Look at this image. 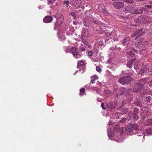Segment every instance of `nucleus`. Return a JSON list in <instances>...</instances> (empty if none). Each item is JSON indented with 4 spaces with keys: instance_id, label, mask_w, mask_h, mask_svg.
I'll list each match as a JSON object with an SVG mask.
<instances>
[{
    "instance_id": "obj_14",
    "label": "nucleus",
    "mask_w": 152,
    "mask_h": 152,
    "mask_svg": "<svg viewBox=\"0 0 152 152\" xmlns=\"http://www.w3.org/2000/svg\"><path fill=\"white\" fill-rule=\"evenodd\" d=\"M82 37L85 38L87 37L88 36V31L87 30H83L82 33Z\"/></svg>"
},
{
    "instance_id": "obj_47",
    "label": "nucleus",
    "mask_w": 152,
    "mask_h": 152,
    "mask_svg": "<svg viewBox=\"0 0 152 152\" xmlns=\"http://www.w3.org/2000/svg\"><path fill=\"white\" fill-rule=\"evenodd\" d=\"M132 113H131V114H129V116L127 118V119L128 120H130V119L131 118V116L132 115Z\"/></svg>"
},
{
    "instance_id": "obj_60",
    "label": "nucleus",
    "mask_w": 152,
    "mask_h": 152,
    "mask_svg": "<svg viewBox=\"0 0 152 152\" xmlns=\"http://www.w3.org/2000/svg\"><path fill=\"white\" fill-rule=\"evenodd\" d=\"M86 88H87V89H89L90 88V87L89 86H88L87 85L86 86Z\"/></svg>"
},
{
    "instance_id": "obj_37",
    "label": "nucleus",
    "mask_w": 152,
    "mask_h": 152,
    "mask_svg": "<svg viewBox=\"0 0 152 152\" xmlns=\"http://www.w3.org/2000/svg\"><path fill=\"white\" fill-rule=\"evenodd\" d=\"M139 111V109L137 108H135L134 111V113L138 114Z\"/></svg>"
},
{
    "instance_id": "obj_54",
    "label": "nucleus",
    "mask_w": 152,
    "mask_h": 152,
    "mask_svg": "<svg viewBox=\"0 0 152 152\" xmlns=\"http://www.w3.org/2000/svg\"><path fill=\"white\" fill-rule=\"evenodd\" d=\"M121 90H122L123 94H124V93H125V89L124 88H122L121 89Z\"/></svg>"
},
{
    "instance_id": "obj_22",
    "label": "nucleus",
    "mask_w": 152,
    "mask_h": 152,
    "mask_svg": "<svg viewBox=\"0 0 152 152\" xmlns=\"http://www.w3.org/2000/svg\"><path fill=\"white\" fill-rule=\"evenodd\" d=\"M131 9L130 11V13L132 14H136V10L133 7H131Z\"/></svg>"
},
{
    "instance_id": "obj_40",
    "label": "nucleus",
    "mask_w": 152,
    "mask_h": 152,
    "mask_svg": "<svg viewBox=\"0 0 152 152\" xmlns=\"http://www.w3.org/2000/svg\"><path fill=\"white\" fill-rule=\"evenodd\" d=\"M65 39V37L64 36H61L59 38V39L60 40H62L63 39L64 40Z\"/></svg>"
},
{
    "instance_id": "obj_41",
    "label": "nucleus",
    "mask_w": 152,
    "mask_h": 152,
    "mask_svg": "<svg viewBox=\"0 0 152 152\" xmlns=\"http://www.w3.org/2000/svg\"><path fill=\"white\" fill-rule=\"evenodd\" d=\"M93 78L95 80H97L98 79V77L96 75H94L93 77Z\"/></svg>"
},
{
    "instance_id": "obj_4",
    "label": "nucleus",
    "mask_w": 152,
    "mask_h": 152,
    "mask_svg": "<svg viewBox=\"0 0 152 152\" xmlns=\"http://www.w3.org/2000/svg\"><path fill=\"white\" fill-rule=\"evenodd\" d=\"M130 80V77L128 76L121 77L118 80L119 82L123 85L128 83Z\"/></svg>"
},
{
    "instance_id": "obj_24",
    "label": "nucleus",
    "mask_w": 152,
    "mask_h": 152,
    "mask_svg": "<svg viewBox=\"0 0 152 152\" xmlns=\"http://www.w3.org/2000/svg\"><path fill=\"white\" fill-rule=\"evenodd\" d=\"M85 93V89L84 88H82L80 89V95L83 96Z\"/></svg>"
},
{
    "instance_id": "obj_50",
    "label": "nucleus",
    "mask_w": 152,
    "mask_h": 152,
    "mask_svg": "<svg viewBox=\"0 0 152 152\" xmlns=\"http://www.w3.org/2000/svg\"><path fill=\"white\" fill-rule=\"evenodd\" d=\"M101 106L103 109H106L104 107V106L103 103L101 105Z\"/></svg>"
},
{
    "instance_id": "obj_55",
    "label": "nucleus",
    "mask_w": 152,
    "mask_h": 152,
    "mask_svg": "<svg viewBox=\"0 0 152 152\" xmlns=\"http://www.w3.org/2000/svg\"><path fill=\"white\" fill-rule=\"evenodd\" d=\"M93 22L95 23V24H98L99 23V22L98 20H94L93 21Z\"/></svg>"
},
{
    "instance_id": "obj_57",
    "label": "nucleus",
    "mask_w": 152,
    "mask_h": 152,
    "mask_svg": "<svg viewBox=\"0 0 152 152\" xmlns=\"http://www.w3.org/2000/svg\"><path fill=\"white\" fill-rule=\"evenodd\" d=\"M43 8V6H39L38 7V8L39 9H42Z\"/></svg>"
},
{
    "instance_id": "obj_48",
    "label": "nucleus",
    "mask_w": 152,
    "mask_h": 152,
    "mask_svg": "<svg viewBox=\"0 0 152 152\" xmlns=\"http://www.w3.org/2000/svg\"><path fill=\"white\" fill-rule=\"evenodd\" d=\"M98 45L99 46H102L103 45V44L101 42H98Z\"/></svg>"
},
{
    "instance_id": "obj_58",
    "label": "nucleus",
    "mask_w": 152,
    "mask_h": 152,
    "mask_svg": "<svg viewBox=\"0 0 152 152\" xmlns=\"http://www.w3.org/2000/svg\"><path fill=\"white\" fill-rule=\"evenodd\" d=\"M82 50L83 51H85L86 50V49L84 48H82Z\"/></svg>"
},
{
    "instance_id": "obj_51",
    "label": "nucleus",
    "mask_w": 152,
    "mask_h": 152,
    "mask_svg": "<svg viewBox=\"0 0 152 152\" xmlns=\"http://www.w3.org/2000/svg\"><path fill=\"white\" fill-rule=\"evenodd\" d=\"M148 73L149 75H152V70H149L148 72Z\"/></svg>"
},
{
    "instance_id": "obj_62",
    "label": "nucleus",
    "mask_w": 152,
    "mask_h": 152,
    "mask_svg": "<svg viewBox=\"0 0 152 152\" xmlns=\"http://www.w3.org/2000/svg\"><path fill=\"white\" fill-rule=\"evenodd\" d=\"M149 2L150 4H152V2L149 1Z\"/></svg>"
},
{
    "instance_id": "obj_38",
    "label": "nucleus",
    "mask_w": 152,
    "mask_h": 152,
    "mask_svg": "<svg viewBox=\"0 0 152 152\" xmlns=\"http://www.w3.org/2000/svg\"><path fill=\"white\" fill-rule=\"evenodd\" d=\"M64 4H66V6L67 7L69 6V1L67 0L64 1Z\"/></svg>"
},
{
    "instance_id": "obj_35",
    "label": "nucleus",
    "mask_w": 152,
    "mask_h": 152,
    "mask_svg": "<svg viewBox=\"0 0 152 152\" xmlns=\"http://www.w3.org/2000/svg\"><path fill=\"white\" fill-rule=\"evenodd\" d=\"M102 13H103L104 15L107 16H108L109 15V13L105 9L104 10V12H103Z\"/></svg>"
},
{
    "instance_id": "obj_27",
    "label": "nucleus",
    "mask_w": 152,
    "mask_h": 152,
    "mask_svg": "<svg viewBox=\"0 0 152 152\" xmlns=\"http://www.w3.org/2000/svg\"><path fill=\"white\" fill-rule=\"evenodd\" d=\"M120 49H121L120 48H116L115 46L111 47L110 48V50H117V49H118V50H119Z\"/></svg>"
},
{
    "instance_id": "obj_12",
    "label": "nucleus",
    "mask_w": 152,
    "mask_h": 152,
    "mask_svg": "<svg viewBox=\"0 0 152 152\" xmlns=\"http://www.w3.org/2000/svg\"><path fill=\"white\" fill-rule=\"evenodd\" d=\"M130 40L129 37H125L123 39V41L122 42V44L124 45H127L129 43V41Z\"/></svg>"
},
{
    "instance_id": "obj_63",
    "label": "nucleus",
    "mask_w": 152,
    "mask_h": 152,
    "mask_svg": "<svg viewBox=\"0 0 152 152\" xmlns=\"http://www.w3.org/2000/svg\"><path fill=\"white\" fill-rule=\"evenodd\" d=\"M132 61H134L135 60V59L134 58H133L132 59Z\"/></svg>"
},
{
    "instance_id": "obj_18",
    "label": "nucleus",
    "mask_w": 152,
    "mask_h": 152,
    "mask_svg": "<svg viewBox=\"0 0 152 152\" xmlns=\"http://www.w3.org/2000/svg\"><path fill=\"white\" fill-rule=\"evenodd\" d=\"M143 29L142 28L140 29H139L138 30H137L136 32H137V35L138 37H140L142 36L144 34V32L143 31H142Z\"/></svg>"
},
{
    "instance_id": "obj_43",
    "label": "nucleus",
    "mask_w": 152,
    "mask_h": 152,
    "mask_svg": "<svg viewBox=\"0 0 152 152\" xmlns=\"http://www.w3.org/2000/svg\"><path fill=\"white\" fill-rule=\"evenodd\" d=\"M148 84L150 87L152 86V80L148 83Z\"/></svg>"
},
{
    "instance_id": "obj_8",
    "label": "nucleus",
    "mask_w": 152,
    "mask_h": 152,
    "mask_svg": "<svg viewBox=\"0 0 152 152\" xmlns=\"http://www.w3.org/2000/svg\"><path fill=\"white\" fill-rule=\"evenodd\" d=\"M84 62L82 61L78 62L77 68L80 69L79 71H80V69H83L84 68Z\"/></svg>"
},
{
    "instance_id": "obj_61",
    "label": "nucleus",
    "mask_w": 152,
    "mask_h": 152,
    "mask_svg": "<svg viewBox=\"0 0 152 152\" xmlns=\"http://www.w3.org/2000/svg\"><path fill=\"white\" fill-rule=\"evenodd\" d=\"M77 72H78V71H76L75 72V73H74V75H75L76 74V73H77Z\"/></svg>"
},
{
    "instance_id": "obj_10",
    "label": "nucleus",
    "mask_w": 152,
    "mask_h": 152,
    "mask_svg": "<svg viewBox=\"0 0 152 152\" xmlns=\"http://www.w3.org/2000/svg\"><path fill=\"white\" fill-rule=\"evenodd\" d=\"M125 132L126 133H131L132 132L133 129L130 124L125 128Z\"/></svg>"
},
{
    "instance_id": "obj_7",
    "label": "nucleus",
    "mask_w": 152,
    "mask_h": 152,
    "mask_svg": "<svg viewBox=\"0 0 152 152\" xmlns=\"http://www.w3.org/2000/svg\"><path fill=\"white\" fill-rule=\"evenodd\" d=\"M53 18V17L52 16H47L44 18L43 19V21L46 23H49L52 21Z\"/></svg>"
},
{
    "instance_id": "obj_6",
    "label": "nucleus",
    "mask_w": 152,
    "mask_h": 152,
    "mask_svg": "<svg viewBox=\"0 0 152 152\" xmlns=\"http://www.w3.org/2000/svg\"><path fill=\"white\" fill-rule=\"evenodd\" d=\"M71 2L74 6L77 8L80 7L81 4V0H72Z\"/></svg>"
},
{
    "instance_id": "obj_25",
    "label": "nucleus",
    "mask_w": 152,
    "mask_h": 152,
    "mask_svg": "<svg viewBox=\"0 0 152 152\" xmlns=\"http://www.w3.org/2000/svg\"><path fill=\"white\" fill-rule=\"evenodd\" d=\"M133 63L132 61H129L127 64V66L129 68H131L132 67V64Z\"/></svg>"
},
{
    "instance_id": "obj_21",
    "label": "nucleus",
    "mask_w": 152,
    "mask_h": 152,
    "mask_svg": "<svg viewBox=\"0 0 152 152\" xmlns=\"http://www.w3.org/2000/svg\"><path fill=\"white\" fill-rule=\"evenodd\" d=\"M145 132L147 134L151 135L152 134V129L151 128H147L146 129Z\"/></svg>"
},
{
    "instance_id": "obj_59",
    "label": "nucleus",
    "mask_w": 152,
    "mask_h": 152,
    "mask_svg": "<svg viewBox=\"0 0 152 152\" xmlns=\"http://www.w3.org/2000/svg\"><path fill=\"white\" fill-rule=\"evenodd\" d=\"M111 34H112L111 33H110L109 34H108L107 35V36L108 37H109Z\"/></svg>"
},
{
    "instance_id": "obj_45",
    "label": "nucleus",
    "mask_w": 152,
    "mask_h": 152,
    "mask_svg": "<svg viewBox=\"0 0 152 152\" xmlns=\"http://www.w3.org/2000/svg\"><path fill=\"white\" fill-rule=\"evenodd\" d=\"M84 25L85 26H89V23H86V21H85L84 22Z\"/></svg>"
},
{
    "instance_id": "obj_28",
    "label": "nucleus",
    "mask_w": 152,
    "mask_h": 152,
    "mask_svg": "<svg viewBox=\"0 0 152 152\" xmlns=\"http://www.w3.org/2000/svg\"><path fill=\"white\" fill-rule=\"evenodd\" d=\"M128 111V110L127 108H126L124 109V110H122V113L125 114Z\"/></svg>"
},
{
    "instance_id": "obj_46",
    "label": "nucleus",
    "mask_w": 152,
    "mask_h": 152,
    "mask_svg": "<svg viewBox=\"0 0 152 152\" xmlns=\"http://www.w3.org/2000/svg\"><path fill=\"white\" fill-rule=\"evenodd\" d=\"M97 85L99 86H102V83L99 82V81L97 82Z\"/></svg>"
},
{
    "instance_id": "obj_33",
    "label": "nucleus",
    "mask_w": 152,
    "mask_h": 152,
    "mask_svg": "<svg viewBox=\"0 0 152 152\" xmlns=\"http://www.w3.org/2000/svg\"><path fill=\"white\" fill-rule=\"evenodd\" d=\"M56 0H48V4L49 5L53 3Z\"/></svg>"
},
{
    "instance_id": "obj_2",
    "label": "nucleus",
    "mask_w": 152,
    "mask_h": 152,
    "mask_svg": "<svg viewBox=\"0 0 152 152\" xmlns=\"http://www.w3.org/2000/svg\"><path fill=\"white\" fill-rule=\"evenodd\" d=\"M139 66L140 65L138 64H135L134 65V68L138 72L139 74L142 75V74L147 71L146 69H148V68L147 66L146 67H144V68L143 66L140 67Z\"/></svg>"
},
{
    "instance_id": "obj_44",
    "label": "nucleus",
    "mask_w": 152,
    "mask_h": 152,
    "mask_svg": "<svg viewBox=\"0 0 152 152\" xmlns=\"http://www.w3.org/2000/svg\"><path fill=\"white\" fill-rule=\"evenodd\" d=\"M126 121V119L125 118H123L120 121V122L121 123H123L124 122Z\"/></svg>"
},
{
    "instance_id": "obj_19",
    "label": "nucleus",
    "mask_w": 152,
    "mask_h": 152,
    "mask_svg": "<svg viewBox=\"0 0 152 152\" xmlns=\"http://www.w3.org/2000/svg\"><path fill=\"white\" fill-rule=\"evenodd\" d=\"M130 9L131 7L127 6L124 8V11L125 13H129Z\"/></svg>"
},
{
    "instance_id": "obj_53",
    "label": "nucleus",
    "mask_w": 152,
    "mask_h": 152,
    "mask_svg": "<svg viewBox=\"0 0 152 152\" xmlns=\"http://www.w3.org/2000/svg\"><path fill=\"white\" fill-rule=\"evenodd\" d=\"M95 80H94V79L93 78V79L91 81V83H94Z\"/></svg>"
},
{
    "instance_id": "obj_20",
    "label": "nucleus",
    "mask_w": 152,
    "mask_h": 152,
    "mask_svg": "<svg viewBox=\"0 0 152 152\" xmlns=\"http://www.w3.org/2000/svg\"><path fill=\"white\" fill-rule=\"evenodd\" d=\"M127 57L131 58L134 55V54L131 51L128 52L127 53Z\"/></svg>"
},
{
    "instance_id": "obj_31",
    "label": "nucleus",
    "mask_w": 152,
    "mask_h": 152,
    "mask_svg": "<svg viewBox=\"0 0 152 152\" xmlns=\"http://www.w3.org/2000/svg\"><path fill=\"white\" fill-rule=\"evenodd\" d=\"M137 114H135L134 113L133 118L135 120H137L138 118V116Z\"/></svg>"
},
{
    "instance_id": "obj_49",
    "label": "nucleus",
    "mask_w": 152,
    "mask_h": 152,
    "mask_svg": "<svg viewBox=\"0 0 152 152\" xmlns=\"http://www.w3.org/2000/svg\"><path fill=\"white\" fill-rule=\"evenodd\" d=\"M83 43L86 45H88V43L87 42L83 40Z\"/></svg>"
},
{
    "instance_id": "obj_52",
    "label": "nucleus",
    "mask_w": 152,
    "mask_h": 152,
    "mask_svg": "<svg viewBox=\"0 0 152 152\" xmlns=\"http://www.w3.org/2000/svg\"><path fill=\"white\" fill-rule=\"evenodd\" d=\"M147 7L149 9L152 8V5H147Z\"/></svg>"
},
{
    "instance_id": "obj_3",
    "label": "nucleus",
    "mask_w": 152,
    "mask_h": 152,
    "mask_svg": "<svg viewBox=\"0 0 152 152\" xmlns=\"http://www.w3.org/2000/svg\"><path fill=\"white\" fill-rule=\"evenodd\" d=\"M113 5L116 9H120L124 7V3L122 2L115 1L113 3Z\"/></svg>"
},
{
    "instance_id": "obj_16",
    "label": "nucleus",
    "mask_w": 152,
    "mask_h": 152,
    "mask_svg": "<svg viewBox=\"0 0 152 152\" xmlns=\"http://www.w3.org/2000/svg\"><path fill=\"white\" fill-rule=\"evenodd\" d=\"M107 135L110 138L111 137H113L114 135V133L113 132H111L110 129H108L107 131Z\"/></svg>"
},
{
    "instance_id": "obj_32",
    "label": "nucleus",
    "mask_w": 152,
    "mask_h": 152,
    "mask_svg": "<svg viewBox=\"0 0 152 152\" xmlns=\"http://www.w3.org/2000/svg\"><path fill=\"white\" fill-rule=\"evenodd\" d=\"M151 99V97L150 96H148L146 99V101L147 102H150Z\"/></svg>"
},
{
    "instance_id": "obj_11",
    "label": "nucleus",
    "mask_w": 152,
    "mask_h": 152,
    "mask_svg": "<svg viewBox=\"0 0 152 152\" xmlns=\"http://www.w3.org/2000/svg\"><path fill=\"white\" fill-rule=\"evenodd\" d=\"M106 106L108 108L111 109H114L116 107V105L115 103L110 102L106 104Z\"/></svg>"
},
{
    "instance_id": "obj_15",
    "label": "nucleus",
    "mask_w": 152,
    "mask_h": 152,
    "mask_svg": "<svg viewBox=\"0 0 152 152\" xmlns=\"http://www.w3.org/2000/svg\"><path fill=\"white\" fill-rule=\"evenodd\" d=\"M64 19V16L63 15H61L57 20L56 23L57 24L59 23H59V22H60L61 23V22L63 21Z\"/></svg>"
},
{
    "instance_id": "obj_64",
    "label": "nucleus",
    "mask_w": 152,
    "mask_h": 152,
    "mask_svg": "<svg viewBox=\"0 0 152 152\" xmlns=\"http://www.w3.org/2000/svg\"><path fill=\"white\" fill-rule=\"evenodd\" d=\"M82 7L83 8H84V7Z\"/></svg>"
},
{
    "instance_id": "obj_17",
    "label": "nucleus",
    "mask_w": 152,
    "mask_h": 152,
    "mask_svg": "<svg viewBox=\"0 0 152 152\" xmlns=\"http://www.w3.org/2000/svg\"><path fill=\"white\" fill-rule=\"evenodd\" d=\"M152 124V119H149L147 120L145 123V125L146 126H149Z\"/></svg>"
},
{
    "instance_id": "obj_30",
    "label": "nucleus",
    "mask_w": 152,
    "mask_h": 152,
    "mask_svg": "<svg viewBox=\"0 0 152 152\" xmlns=\"http://www.w3.org/2000/svg\"><path fill=\"white\" fill-rule=\"evenodd\" d=\"M63 48L64 51L66 53H68L69 52V48L67 47L66 46H64Z\"/></svg>"
},
{
    "instance_id": "obj_5",
    "label": "nucleus",
    "mask_w": 152,
    "mask_h": 152,
    "mask_svg": "<svg viewBox=\"0 0 152 152\" xmlns=\"http://www.w3.org/2000/svg\"><path fill=\"white\" fill-rule=\"evenodd\" d=\"M71 50L75 58L77 59L81 57V55L78 54L77 49L76 48L72 47L71 48Z\"/></svg>"
},
{
    "instance_id": "obj_13",
    "label": "nucleus",
    "mask_w": 152,
    "mask_h": 152,
    "mask_svg": "<svg viewBox=\"0 0 152 152\" xmlns=\"http://www.w3.org/2000/svg\"><path fill=\"white\" fill-rule=\"evenodd\" d=\"M119 128V127L118 125L116 126L114 128V130L115 131H116L117 132H120L121 133H123V132L122 131L124 130V128L123 127H121L120 128L118 129V128Z\"/></svg>"
},
{
    "instance_id": "obj_26",
    "label": "nucleus",
    "mask_w": 152,
    "mask_h": 152,
    "mask_svg": "<svg viewBox=\"0 0 152 152\" xmlns=\"http://www.w3.org/2000/svg\"><path fill=\"white\" fill-rule=\"evenodd\" d=\"M137 32H135L132 34V38H133L135 36H136V37L135 38V39H137L138 38V36L137 35Z\"/></svg>"
},
{
    "instance_id": "obj_39",
    "label": "nucleus",
    "mask_w": 152,
    "mask_h": 152,
    "mask_svg": "<svg viewBox=\"0 0 152 152\" xmlns=\"http://www.w3.org/2000/svg\"><path fill=\"white\" fill-rule=\"evenodd\" d=\"M96 70L98 72H100L101 71L100 68V67L99 66H97L96 67Z\"/></svg>"
},
{
    "instance_id": "obj_1",
    "label": "nucleus",
    "mask_w": 152,
    "mask_h": 152,
    "mask_svg": "<svg viewBox=\"0 0 152 152\" xmlns=\"http://www.w3.org/2000/svg\"><path fill=\"white\" fill-rule=\"evenodd\" d=\"M145 80L142 79L140 80L137 83V86L134 88L133 90L135 92H139L141 91L144 88V84L145 83Z\"/></svg>"
},
{
    "instance_id": "obj_42",
    "label": "nucleus",
    "mask_w": 152,
    "mask_h": 152,
    "mask_svg": "<svg viewBox=\"0 0 152 152\" xmlns=\"http://www.w3.org/2000/svg\"><path fill=\"white\" fill-rule=\"evenodd\" d=\"M93 53L92 51H89L88 52V54L89 56H92Z\"/></svg>"
},
{
    "instance_id": "obj_23",
    "label": "nucleus",
    "mask_w": 152,
    "mask_h": 152,
    "mask_svg": "<svg viewBox=\"0 0 152 152\" xmlns=\"http://www.w3.org/2000/svg\"><path fill=\"white\" fill-rule=\"evenodd\" d=\"M131 125V126H132V127L133 129L134 130H137V129L138 126L137 124H130Z\"/></svg>"
},
{
    "instance_id": "obj_34",
    "label": "nucleus",
    "mask_w": 152,
    "mask_h": 152,
    "mask_svg": "<svg viewBox=\"0 0 152 152\" xmlns=\"http://www.w3.org/2000/svg\"><path fill=\"white\" fill-rule=\"evenodd\" d=\"M142 10L140 9H138L136 10V14H140L142 13Z\"/></svg>"
},
{
    "instance_id": "obj_56",
    "label": "nucleus",
    "mask_w": 152,
    "mask_h": 152,
    "mask_svg": "<svg viewBox=\"0 0 152 152\" xmlns=\"http://www.w3.org/2000/svg\"><path fill=\"white\" fill-rule=\"evenodd\" d=\"M137 105L138 106H140V107H141V106H142V104L141 103H138L137 104Z\"/></svg>"
},
{
    "instance_id": "obj_9",
    "label": "nucleus",
    "mask_w": 152,
    "mask_h": 152,
    "mask_svg": "<svg viewBox=\"0 0 152 152\" xmlns=\"http://www.w3.org/2000/svg\"><path fill=\"white\" fill-rule=\"evenodd\" d=\"M105 9V8L104 5L103 4H101L98 6L97 10L99 12L102 13L103 12Z\"/></svg>"
},
{
    "instance_id": "obj_29",
    "label": "nucleus",
    "mask_w": 152,
    "mask_h": 152,
    "mask_svg": "<svg viewBox=\"0 0 152 152\" xmlns=\"http://www.w3.org/2000/svg\"><path fill=\"white\" fill-rule=\"evenodd\" d=\"M125 2L132 4L134 3V2L133 0H126L125 1Z\"/></svg>"
},
{
    "instance_id": "obj_36",
    "label": "nucleus",
    "mask_w": 152,
    "mask_h": 152,
    "mask_svg": "<svg viewBox=\"0 0 152 152\" xmlns=\"http://www.w3.org/2000/svg\"><path fill=\"white\" fill-rule=\"evenodd\" d=\"M70 14L74 17V18H75L76 14L74 11H72L70 12Z\"/></svg>"
}]
</instances>
